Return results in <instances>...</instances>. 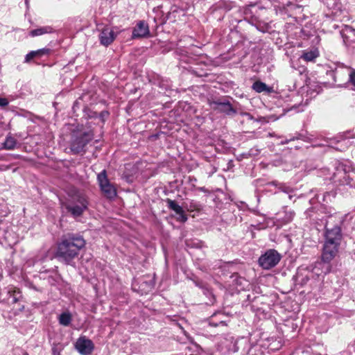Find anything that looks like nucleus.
<instances>
[{"mask_svg": "<svg viewBox=\"0 0 355 355\" xmlns=\"http://www.w3.org/2000/svg\"><path fill=\"white\" fill-rule=\"evenodd\" d=\"M208 104L210 107L218 113H223L228 116L234 115L236 110L232 105L225 98H218L217 100H208Z\"/></svg>", "mask_w": 355, "mask_h": 355, "instance_id": "8", "label": "nucleus"}, {"mask_svg": "<svg viewBox=\"0 0 355 355\" xmlns=\"http://www.w3.org/2000/svg\"><path fill=\"white\" fill-rule=\"evenodd\" d=\"M194 284L196 286L202 289L203 291V293L205 295H212L211 291L209 290V288L207 286L206 284H205L203 282H200V281H196V280H194Z\"/></svg>", "mask_w": 355, "mask_h": 355, "instance_id": "25", "label": "nucleus"}, {"mask_svg": "<svg viewBox=\"0 0 355 355\" xmlns=\"http://www.w3.org/2000/svg\"><path fill=\"white\" fill-rule=\"evenodd\" d=\"M97 180L101 192L106 198L113 199L116 197V189L108 180L105 170L98 174Z\"/></svg>", "mask_w": 355, "mask_h": 355, "instance_id": "7", "label": "nucleus"}, {"mask_svg": "<svg viewBox=\"0 0 355 355\" xmlns=\"http://www.w3.org/2000/svg\"><path fill=\"white\" fill-rule=\"evenodd\" d=\"M282 190L286 193H289L291 191V189L288 187L284 186V189Z\"/></svg>", "mask_w": 355, "mask_h": 355, "instance_id": "38", "label": "nucleus"}, {"mask_svg": "<svg viewBox=\"0 0 355 355\" xmlns=\"http://www.w3.org/2000/svg\"><path fill=\"white\" fill-rule=\"evenodd\" d=\"M302 136L300 134H297V135L296 137H291L289 139H285L284 141H282L281 142L282 144H288L290 141H294L295 139H300Z\"/></svg>", "mask_w": 355, "mask_h": 355, "instance_id": "32", "label": "nucleus"}, {"mask_svg": "<svg viewBox=\"0 0 355 355\" xmlns=\"http://www.w3.org/2000/svg\"><path fill=\"white\" fill-rule=\"evenodd\" d=\"M338 175L343 172V179L340 180L343 184L349 185L351 187L355 188V171L353 168L350 169L349 166L346 165L340 166L338 169Z\"/></svg>", "mask_w": 355, "mask_h": 355, "instance_id": "12", "label": "nucleus"}, {"mask_svg": "<svg viewBox=\"0 0 355 355\" xmlns=\"http://www.w3.org/2000/svg\"><path fill=\"white\" fill-rule=\"evenodd\" d=\"M167 207L169 209L174 211L176 214H181L183 207L176 203L175 200L167 198L166 200Z\"/></svg>", "mask_w": 355, "mask_h": 355, "instance_id": "23", "label": "nucleus"}, {"mask_svg": "<svg viewBox=\"0 0 355 355\" xmlns=\"http://www.w3.org/2000/svg\"><path fill=\"white\" fill-rule=\"evenodd\" d=\"M23 299L20 290L13 286H8L0 291V303L12 305L20 302Z\"/></svg>", "mask_w": 355, "mask_h": 355, "instance_id": "5", "label": "nucleus"}, {"mask_svg": "<svg viewBox=\"0 0 355 355\" xmlns=\"http://www.w3.org/2000/svg\"><path fill=\"white\" fill-rule=\"evenodd\" d=\"M24 355H28V354L27 353H24Z\"/></svg>", "mask_w": 355, "mask_h": 355, "instance_id": "41", "label": "nucleus"}, {"mask_svg": "<svg viewBox=\"0 0 355 355\" xmlns=\"http://www.w3.org/2000/svg\"><path fill=\"white\" fill-rule=\"evenodd\" d=\"M64 347L60 343L53 344L51 348L52 355H61Z\"/></svg>", "mask_w": 355, "mask_h": 355, "instance_id": "26", "label": "nucleus"}, {"mask_svg": "<svg viewBox=\"0 0 355 355\" xmlns=\"http://www.w3.org/2000/svg\"><path fill=\"white\" fill-rule=\"evenodd\" d=\"M85 245V241L81 235L69 233L62 236L58 243L55 257L67 265H73V260L79 255Z\"/></svg>", "mask_w": 355, "mask_h": 355, "instance_id": "2", "label": "nucleus"}, {"mask_svg": "<svg viewBox=\"0 0 355 355\" xmlns=\"http://www.w3.org/2000/svg\"><path fill=\"white\" fill-rule=\"evenodd\" d=\"M280 254L274 249L267 250L259 258V264L264 270L276 266L281 260Z\"/></svg>", "mask_w": 355, "mask_h": 355, "instance_id": "6", "label": "nucleus"}, {"mask_svg": "<svg viewBox=\"0 0 355 355\" xmlns=\"http://www.w3.org/2000/svg\"><path fill=\"white\" fill-rule=\"evenodd\" d=\"M92 131L73 130L71 134L70 150L76 155L85 152L87 144L93 139Z\"/></svg>", "mask_w": 355, "mask_h": 355, "instance_id": "3", "label": "nucleus"}, {"mask_svg": "<svg viewBox=\"0 0 355 355\" xmlns=\"http://www.w3.org/2000/svg\"><path fill=\"white\" fill-rule=\"evenodd\" d=\"M64 207L73 216L78 217L87 209L88 201L84 194L77 192L71 196Z\"/></svg>", "mask_w": 355, "mask_h": 355, "instance_id": "4", "label": "nucleus"}, {"mask_svg": "<svg viewBox=\"0 0 355 355\" xmlns=\"http://www.w3.org/2000/svg\"><path fill=\"white\" fill-rule=\"evenodd\" d=\"M17 144V139L10 134H8L3 143V148L8 150H14L16 148Z\"/></svg>", "mask_w": 355, "mask_h": 355, "instance_id": "18", "label": "nucleus"}, {"mask_svg": "<svg viewBox=\"0 0 355 355\" xmlns=\"http://www.w3.org/2000/svg\"><path fill=\"white\" fill-rule=\"evenodd\" d=\"M24 305H22V306H21V307H20V308H19V310H20V311H23V310H24Z\"/></svg>", "mask_w": 355, "mask_h": 355, "instance_id": "40", "label": "nucleus"}, {"mask_svg": "<svg viewBox=\"0 0 355 355\" xmlns=\"http://www.w3.org/2000/svg\"><path fill=\"white\" fill-rule=\"evenodd\" d=\"M178 215L177 220L180 223H185L188 220L187 216L184 214V210H182L181 214H177Z\"/></svg>", "mask_w": 355, "mask_h": 355, "instance_id": "29", "label": "nucleus"}, {"mask_svg": "<svg viewBox=\"0 0 355 355\" xmlns=\"http://www.w3.org/2000/svg\"><path fill=\"white\" fill-rule=\"evenodd\" d=\"M54 32V29L50 26H42L37 28L31 30L29 32V35L34 37L44 34L52 33Z\"/></svg>", "mask_w": 355, "mask_h": 355, "instance_id": "17", "label": "nucleus"}, {"mask_svg": "<svg viewBox=\"0 0 355 355\" xmlns=\"http://www.w3.org/2000/svg\"><path fill=\"white\" fill-rule=\"evenodd\" d=\"M345 46L348 49L355 48V28L349 25H345L340 31Z\"/></svg>", "mask_w": 355, "mask_h": 355, "instance_id": "10", "label": "nucleus"}, {"mask_svg": "<svg viewBox=\"0 0 355 355\" xmlns=\"http://www.w3.org/2000/svg\"><path fill=\"white\" fill-rule=\"evenodd\" d=\"M335 257H331L327 259H325L324 251L322 250L321 261H318L315 263V266L313 268V272L318 276H320L321 275H327L329 273L332 268L331 261Z\"/></svg>", "mask_w": 355, "mask_h": 355, "instance_id": "11", "label": "nucleus"}, {"mask_svg": "<svg viewBox=\"0 0 355 355\" xmlns=\"http://www.w3.org/2000/svg\"><path fill=\"white\" fill-rule=\"evenodd\" d=\"M285 216L282 218V221L284 223H288L293 220L295 216V212L293 210H287L286 209L284 211Z\"/></svg>", "mask_w": 355, "mask_h": 355, "instance_id": "24", "label": "nucleus"}, {"mask_svg": "<svg viewBox=\"0 0 355 355\" xmlns=\"http://www.w3.org/2000/svg\"><path fill=\"white\" fill-rule=\"evenodd\" d=\"M9 168L8 166H0V171H5Z\"/></svg>", "mask_w": 355, "mask_h": 355, "instance_id": "39", "label": "nucleus"}, {"mask_svg": "<svg viewBox=\"0 0 355 355\" xmlns=\"http://www.w3.org/2000/svg\"><path fill=\"white\" fill-rule=\"evenodd\" d=\"M332 73L334 74V81L336 83L337 82L336 76L340 73V71L339 70L336 69V71H333Z\"/></svg>", "mask_w": 355, "mask_h": 355, "instance_id": "36", "label": "nucleus"}, {"mask_svg": "<svg viewBox=\"0 0 355 355\" xmlns=\"http://www.w3.org/2000/svg\"><path fill=\"white\" fill-rule=\"evenodd\" d=\"M318 55V51L314 49L308 51H303L300 58L305 61H313Z\"/></svg>", "mask_w": 355, "mask_h": 355, "instance_id": "22", "label": "nucleus"}, {"mask_svg": "<svg viewBox=\"0 0 355 355\" xmlns=\"http://www.w3.org/2000/svg\"><path fill=\"white\" fill-rule=\"evenodd\" d=\"M8 104H9V101L7 98L0 97V107H5Z\"/></svg>", "mask_w": 355, "mask_h": 355, "instance_id": "34", "label": "nucleus"}, {"mask_svg": "<svg viewBox=\"0 0 355 355\" xmlns=\"http://www.w3.org/2000/svg\"><path fill=\"white\" fill-rule=\"evenodd\" d=\"M224 315L220 313H215L212 315L209 320V324L212 327H218L219 325H226L225 321L223 320Z\"/></svg>", "mask_w": 355, "mask_h": 355, "instance_id": "16", "label": "nucleus"}, {"mask_svg": "<svg viewBox=\"0 0 355 355\" xmlns=\"http://www.w3.org/2000/svg\"><path fill=\"white\" fill-rule=\"evenodd\" d=\"M75 349L81 355H91L94 349V344L92 340L83 336L77 339Z\"/></svg>", "mask_w": 355, "mask_h": 355, "instance_id": "9", "label": "nucleus"}, {"mask_svg": "<svg viewBox=\"0 0 355 355\" xmlns=\"http://www.w3.org/2000/svg\"><path fill=\"white\" fill-rule=\"evenodd\" d=\"M35 55H36L37 58H41L44 55H48L50 52L51 49L48 48H44L41 49H38L37 51H33Z\"/></svg>", "mask_w": 355, "mask_h": 355, "instance_id": "27", "label": "nucleus"}, {"mask_svg": "<svg viewBox=\"0 0 355 355\" xmlns=\"http://www.w3.org/2000/svg\"><path fill=\"white\" fill-rule=\"evenodd\" d=\"M109 112L104 110L99 113L98 117L101 119L102 122H104L105 119L109 116Z\"/></svg>", "mask_w": 355, "mask_h": 355, "instance_id": "31", "label": "nucleus"}, {"mask_svg": "<svg viewBox=\"0 0 355 355\" xmlns=\"http://www.w3.org/2000/svg\"><path fill=\"white\" fill-rule=\"evenodd\" d=\"M149 35L150 31L148 24L144 21H139L132 31V37L134 39L141 38L147 37Z\"/></svg>", "mask_w": 355, "mask_h": 355, "instance_id": "14", "label": "nucleus"}, {"mask_svg": "<svg viewBox=\"0 0 355 355\" xmlns=\"http://www.w3.org/2000/svg\"><path fill=\"white\" fill-rule=\"evenodd\" d=\"M236 340H234L233 348L231 349L233 352H236L239 350V347L236 346Z\"/></svg>", "mask_w": 355, "mask_h": 355, "instance_id": "37", "label": "nucleus"}, {"mask_svg": "<svg viewBox=\"0 0 355 355\" xmlns=\"http://www.w3.org/2000/svg\"><path fill=\"white\" fill-rule=\"evenodd\" d=\"M326 144H320L319 146H327L337 150H343L348 141L346 139L338 140L336 139H329L325 141Z\"/></svg>", "mask_w": 355, "mask_h": 355, "instance_id": "15", "label": "nucleus"}, {"mask_svg": "<svg viewBox=\"0 0 355 355\" xmlns=\"http://www.w3.org/2000/svg\"><path fill=\"white\" fill-rule=\"evenodd\" d=\"M183 207L187 209V211L191 212L194 211H200L202 208V206L200 202L194 200H190L184 202Z\"/></svg>", "mask_w": 355, "mask_h": 355, "instance_id": "19", "label": "nucleus"}, {"mask_svg": "<svg viewBox=\"0 0 355 355\" xmlns=\"http://www.w3.org/2000/svg\"><path fill=\"white\" fill-rule=\"evenodd\" d=\"M37 58L36 55H35L34 51H32L29 52L28 54H26L25 57V62H29L33 58Z\"/></svg>", "mask_w": 355, "mask_h": 355, "instance_id": "33", "label": "nucleus"}, {"mask_svg": "<svg viewBox=\"0 0 355 355\" xmlns=\"http://www.w3.org/2000/svg\"><path fill=\"white\" fill-rule=\"evenodd\" d=\"M348 81L355 87V71H351V73L348 75Z\"/></svg>", "mask_w": 355, "mask_h": 355, "instance_id": "30", "label": "nucleus"}, {"mask_svg": "<svg viewBox=\"0 0 355 355\" xmlns=\"http://www.w3.org/2000/svg\"><path fill=\"white\" fill-rule=\"evenodd\" d=\"M335 198V193L333 191L326 192L323 194L322 201L324 202L328 203L331 201V198Z\"/></svg>", "mask_w": 355, "mask_h": 355, "instance_id": "28", "label": "nucleus"}, {"mask_svg": "<svg viewBox=\"0 0 355 355\" xmlns=\"http://www.w3.org/2000/svg\"><path fill=\"white\" fill-rule=\"evenodd\" d=\"M72 320V315L69 311L62 313L58 317L60 324L64 327H68Z\"/></svg>", "mask_w": 355, "mask_h": 355, "instance_id": "20", "label": "nucleus"}, {"mask_svg": "<svg viewBox=\"0 0 355 355\" xmlns=\"http://www.w3.org/2000/svg\"><path fill=\"white\" fill-rule=\"evenodd\" d=\"M252 88L258 93L263 92L269 93L271 91V89L266 83L259 80L255 81L253 83Z\"/></svg>", "mask_w": 355, "mask_h": 355, "instance_id": "21", "label": "nucleus"}, {"mask_svg": "<svg viewBox=\"0 0 355 355\" xmlns=\"http://www.w3.org/2000/svg\"><path fill=\"white\" fill-rule=\"evenodd\" d=\"M116 34L114 32L113 29L109 26L104 27L99 35V41L101 44L108 46L115 40Z\"/></svg>", "mask_w": 355, "mask_h": 355, "instance_id": "13", "label": "nucleus"}, {"mask_svg": "<svg viewBox=\"0 0 355 355\" xmlns=\"http://www.w3.org/2000/svg\"><path fill=\"white\" fill-rule=\"evenodd\" d=\"M241 114L246 116L248 120H252L253 119V116L248 112H241Z\"/></svg>", "mask_w": 355, "mask_h": 355, "instance_id": "35", "label": "nucleus"}, {"mask_svg": "<svg viewBox=\"0 0 355 355\" xmlns=\"http://www.w3.org/2000/svg\"><path fill=\"white\" fill-rule=\"evenodd\" d=\"M320 214H324L327 218L324 225V241L322 250L324 251V258L327 259L335 257L338 252L343 239L342 227L346 216L322 205L317 207H311L305 211L306 217L314 220L323 219V216L322 218L319 217Z\"/></svg>", "mask_w": 355, "mask_h": 355, "instance_id": "1", "label": "nucleus"}]
</instances>
